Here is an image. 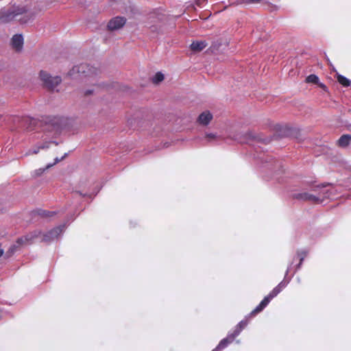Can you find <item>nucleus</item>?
Returning a JSON list of instances; mask_svg holds the SVG:
<instances>
[{
    "mask_svg": "<svg viewBox=\"0 0 351 351\" xmlns=\"http://www.w3.org/2000/svg\"><path fill=\"white\" fill-rule=\"evenodd\" d=\"M236 337L232 333L229 332L226 338L221 339L219 344L212 351H221L231 343Z\"/></svg>",
    "mask_w": 351,
    "mask_h": 351,
    "instance_id": "nucleus-11",
    "label": "nucleus"
},
{
    "mask_svg": "<svg viewBox=\"0 0 351 351\" xmlns=\"http://www.w3.org/2000/svg\"><path fill=\"white\" fill-rule=\"evenodd\" d=\"M29 3H30V4H32V3L36 4V2L34 0H31V1H29Z\"/></svg>",
    "mask_w": 351,
    "mask_h": 351,
    "instance_id": "nucleus-36",
    "label": "nucleus"
},
{
    "mask_svg": "<svg viewBox=\"0 0 351 351\" xmlns=\"http://www.w3.org/2000/svg\"><path fill=\"white\" fill-rule=\"evenodd\" d=\"M14 121L17 123L19 128L27 130H32L35 125L36 120L29 117H15Z\"/></svg>",
    "mask_w": 351,
    "mask_h": 351,
    "instance_id": "nucleus-8",
    "label": "nucleus"
},
{
    "mask_svg": "<svg viewBox=\"0 0 351 351\" xmlns=\"http://www.w3.org/2000/svg\"><path fill=\"white\" fill-rule=\"evenodd\" d=\"M319 86H320L322 88H326V86L324 84H320V85H319Z\"/></svg>",
    "mask_w": 351,
    "mask_h": 351,
    "instance_id": "nucleus-37",
    "label": "nucleus"
},
{
    "mask_svg": "<svg viewBox=\"0 0 351 351\" xmlns=\"http://www.w3.org/2000/svg\"><path fill=\"white\" fill-rule=\"evenodd\" d=\"M40 77L45 85L49 88H55L61 82L60 77L51 76L48 73L43 71L40 72Z\"/></svg>",
    "mask_w": 351,
    "mask_h": 351,
    "instance_id": "nucleus-7",
    "label": "nucleus"
},
{
    "mask_svg": "<svg viewBox=\"0 0 351 351\" xmlns=\"http://www.w3.org/2000/svg\"><path fill=\"white\" fill-rule=\"evenodd\" d=\"M23 45V37L22 34H15L12 38V45L16 51H21Z\"/></svg>",
    "mask_w": 351,
    "mask_h": 351,
    "instance_id": "nucleus-13",
    "label": "nucleus"
},
{
    "mask_svg": "<svg viewBox=\"0 0 351 351\" xmlns=\"http://www.w3.org/2000/svg\"><path fill=\"white\" fill-rule=\"evenodd\" d=\"M126 22L124 17L117 16L111 19L108 24V28L110 30H116L122 27Z\"/></svg>",
    "mask_w": 351,
    "mask_h": 351,
    "instance_id": "nucleus-12",
    "label": "nucleus"
},
{
    "mask_svg": "<svg viewBox=\"0 0 351 351\" xmlns=\"http://www.w3.org/2000/svg\"><path fill=\"white\" fill-rule=\"evenodd\" d=\"M78 73L85 77H90L97 74V70L86 63H82L79 65L74 66L69 72V75H73Z\"/></svg>",
    "mask_w": 351,
    "mask_h": 351,
    "instance_id": "nucleus-4",
    "label": "nucleus"
},
{
    "mask_svg": "<svg viewBox=\"0 0 351 351\" xmlns=\"http://www.w3.org/2000/svg\"><path fill=\"white\" fill-rule=\"evenodd\" d=\"M256 137L251 132H247L243 134V138L240 139L241 143H250L252 141L255 139Z\"/></svg>",
    "mask_w": 351,
    "mask_h": 351,
    "instance_id": "nucleus-23",
    "label": "nucleus"
},
{
    "mask_svg": "<svg viewBox=\"0 0 351 351\" xmlns=\"http://www.w3.org/2000/svg\"><path fill=\"white\" fill-rule=\"evenodd\" d=\"M247 325V322L245 319L241 320L236 326L234 331L232 332L236 337H238L241 332L242 330L245 328Z\"/></svg>",
    "mask_w": 351,
    "mask_h": 351,
    "instance_id": "nucleus-20",
    "label": "nucleus"
},
{
    "mask_svg": "<svg viewBox=\"0 0 351 351\" xmlns=\"http://www.w3.org/2000/svg\"><path fill=\"white\" fill-rule=\"evenodd\" d=\"M329 184L317 185L312 187L311 191L315 193L316 197H319L317 199V203H322L324 199L329 198L332 194Z\"/></svg>",
    "mask_w": 351,
    "mask_h": 351,
    "instance_id": "nucleus-6",
    "label": "nucleus"
},
{
    "mask_svg": "<svg viewBox=\"0 0 351 351\" xmlns=\"http://www.w3.org/2000/svg\"><path fill=\"white\" fill-rule=\"evenodd\" d=\"M18 248H19L18 245L15 243L10 245V247H9V249L5 254V257L6 258H8L10 256H12L16 252V251L17 250Z\"/></svg>",
    "mask_w": 351,
    "mask_h": 351,
    "instance_id": "nucleus-25",
    "label": "nucleus"
},
{
    "mask_svg": "<svg viewBox=\"0 0 351 351\" xmlns=\"http://www.w3.org/2000/svg\"><path fill=\"white\" fill-rule=\"evenodd\" d=\"M292 197L295 199L302 200V201H308L314 203H317V199H319V197H316L315 193H309L308 192L303 193H298L292 194Z\"/></svg>",
    "mask_w": 351,
    "mask_h": 351,
    "instance_id": "nucleus-10",
    "label": "nucleus"
},
{
    "mask_svg": "<svg viewBox=\"0 0 351 351\" xmlns=\"http://www.w3.org/2000/svg\"><path fill=\"white\" fill-rule=\"evenodd\" d=\"M205 137L208 140V142H212L214 140L217 139V138L216 134H214V133H206Z\"/></svg>",
    "mask_w": 351,
    "mask_h": 351,
    "instance_id": "nucleus-28",
    "label": "nucleus"
},
{
    "mask_svg": "<svg viewBox=\"0 0 351 351\" xmlns=\"http://www.w3.org/2000/svg\"><path fill=\"white\" fill-rule=\"evenodd\" d=\"M292 265L293 262L289 264L287 269L285 271L284 279L277 285L281 290L285 288L291 280L292 276L288 278L287 276L289 271L291 269Z\"/></svg>",
    "mask_w": 351,
    "mask_h": 351,
    "instance_id": "nucleus-16",
    "label": "nucleus"
},
{
    "mask_svg": "<svg viewBox=\"0 0 351 351\" xmlns=\"http://www.w3.org/2000/svg\"><path fill=\"white\" fill-rule=\"evenodd\" d=\"M306 82L308 83L318 84L319 77L315 74H311L306 78Z\"/></svg>",
    "mask_w": 351,
    "mask_h": 351,
    "instance_id": "nucleus-27",
    "label": "nucleus"
},
{
    "mask_svg": "<svg viewBox=\"0 0 351 351\" xmlns=\"http://www.w3.org/2000/svg\"><path fill=\"white\" fill-rule=\"evenodd\" d=\"M351 142L350 134H343L338 140L337 144L341 147H346Z\"/></svg>",
    "mask_w": 351,
    "mask_h": 351,
    "instance_id": "nucleus-19",
    "label": "nucleus"
},
{
    "mask_svg": "<svg viewBox=\"0 0 351 351\" xmlns=\"http://www.w3.org/2000/svg\"><path fill=\"white\" fill-rule=\"evenodd\" d=\"M25 243H27V241H25V236H23V237L18 238L15 244H16L18 245V247H19L20 245H21Z\"/></svg>",
    "mask_w": 351,
    "mask_h": 351,
    "instance_id": "nucleus-29",
    "label": "nucleus"
},
{
    "mask_svg": "<svg viewBox=\"0 0 351 351\" xmlns=\"http://www.w3.org/2000/svg\"><path fill=\"white\" fill-rule=\"evenodd\" d=\"M212 119V114L209 111H205L199 115L197 121L202 125H207Z\"/></svg>",
    "mask_w": 351,
    "mask_h": 351,
    "instance_id": "nucleus-15",
    "label": "nucleus"
},
{
    "mask_svg": "<svg viewBox=\"0 0 351 351\" xmlns=\"http://www.w3.org/2000/svg\"><path fill=\"white\" fill-rule=\"evenodd\" d=\"M207 46V43L205 41L197 40L193 41L191 45V49L193 51L198 52L203 50Z\"/></svg>",
    "mask_w": 351,
    "mask_h": 351,
    "instance_id": "nucleus-17",
    "label": "nucleus"
},
{
    "mask_svg": "<svg viewBox=\"0 0 351 351\" xmlns=\"http://www.w3.org/2000/svg\"><path fill=\"white\" fill-rule=\"evenodd\" d=\"M338 82L345 87L350 86V80L342 75H337Z\"/></svg>",
    "mask_w": 351,
    "mask_h": 351,
    "instance_id": "nucleus-24",
    "label": "nucleus"
},
{
    "mask_svg": "<svg viewBox=\"0 0 351 351\" xmlns=\"http://www.w3.org/2000/svg\"><path fill=\"white\" fill-rule=\"evenodd\" d=\"M67 125V119L62 117H51L48 118L47 129L56 134L60 133Z\"/></svg>",
    "mask_w": 351,
    "mask_h": 351,
    "instance_id": "nucleus-2",
    "label": "nucleus"
},
{
    "mask_svg": "<svg viewBox=\"0 0 351 351\" xmlns=\"http://www.w3.org/2000/svg\"><path fill=\"white\" fill-rule=\"evenodd\" d=\"M165 78L164 75L161 72H157L153 77L152 81L154 84H158Z\"/></svg>",
    "mask_w": 351,
    "mask_h": 351,
    "instance_id": "nucleus-26",
    "label": "nucleus"
},
{
    "mask_svg": "<svg viewBox=\"0 0 351 351\" xmlns=\"http://www.w3.org/2000/svg\"><path fill=\"white\" fill-rule=\"evenodd\" d=\"M67 154H68L67 153L64 154V156H63L60 159H59L58 158H56L55 159V162H54L53 164H49V165H47V167H46V168H44V169L40 168V169H38L36 170V171H35V176H40L41 174H43V173H44V171H45L47 169H48V168H49V167H52L54 164H56V163H57V162H60L61 160H62L63 158H64L67 156Z\"/></svg>",
    "mask_w": 351,
    "mask_h": 351,
    "instance_id": "nucleus-21",
    "label": "nucleus"
},
{
    "mask_svg": "<svg viewBox=\"0 0 351 351\" xmlns=\"http://www.w3.org/2000/svg\"><path fill=\"white\" fill-rule=\"evenodd\" d=\"M93 92V90L92 89H88L86 90L85 92H84V95H91Z\"/></svg>",
    "mask_w": 351,
    "mask_h": 351,
    "instance_id": "nucleus-33",
    "label": "nucleus"
},
{
    "mask_svg": "<svg viewBox=\"0 0 351 351\" xmlns=\"http://www.w3.org/2000/svg\"><path fill=\"white\" fill-rule=\"evenodd\" d=\"M3 253H4V250L2 248L1 245H0V257L3 255Z\"/></svg>",
    "mask_w": 351,
    "mask_h": 351,
    "instance_id": "nucleus-35",
    "label": "nucleus"
},
{
    "mask_svg": "<svg viewBox=\"0 0 351 351\" xmlns=\"http://www.w3.org/2000/svg\"><path fill=\"white\" fill-rule=\"evenodd\" d=\"M36 11L32 9L28 3L25 5H13L10 8H3L0 11V23H6L13 20L16 16L25 14L21 23H25L31 20L36 14Z\"/></svg>",
    "mask_w": 351,
    "mask_h": 351,
    "instance_id": "nucleus-1",
    "label": "nucleus"
},
{
    "mask_svg": "<svg viewBox=\"0 0 351 351\" xmlns=\"http://www.w3.org/2000/svg\"><path fill=\"white\" fill-rule=\"evenodd\" d=\"M282 290L278 287H275L272 291L265 296L260 304L250 313L251 315H255L257 313L261 312L270 302V301L277 296Z\"/></svg>",
    "mask_w": 351,
    "mask_h": 351,
    "instance_id": "nucleus-5",
    "label": "nucleus"
},
{
    "mask_svg": "<svg viewBox=\"0 0 351 351\" xmlns=\"http://www.w3.org/2000/svg\"><path fill=\"white\" fill-rule=\"evenodd\" d=\"M56 212L55 211H49L45 210L43 209H36L32 211V215L34 216L36 215L40 216L43 218H51L53 215H55Z\"/></svg>",
    "mask_w": 351,
    "mask_h": 351,
    "instance_id": "nucleus-18",
    "label": "nucleus"
},
{
    "mask_svg": "<svg viewBox=\"0 0 351 351\" xmlns=\"http://www.w3.org/2000/svg\"><path fill=\"white\" fill-rule=\"evenodd\" d=\"M308 254V250H306V249H302V250H298L296 251V254L295 255L293 256V260L289 263V264L293 262V263H294V261L298 258L299 259V263L295 265V270L293 271V274H292V277L294 276V274L301 269L302 267V263H303V261L304 260V258H306V256H307V254Z\"/></svg>",
    "mask_w": 351,
    "mask_h": 351,
    "instance_id": "nucleus-9",
    "label": "nucleus"
},
{
    "mask_svg": "<svg viewBox=\"0 0 351 351\" xmlns=\"http://www.w3.org/2000/svg\"><path fill=\"white\" fill-rule=\"evenodd\" d=\"M51 143H54L56 145H58V143L56 141H49V142H45L43 143L41 145L36 146L31 149H29L28 152L25 154V155H30V154H36L38 153L39 150L40 149H47L49 147V145Z\"/></svg>",
    "mask_w": 351,
    "mask_h": 351,
    "instance_id": "nucleus-14",
    "label": "nucleus"
},
{
    "mask_svg": "<svg viewBox=\"0 0 351 351\" xmlns=\"http://www.w3.org/2000/svg\"><path fill=\"white\" fill-rule=\"evenodd\" d=\"M208 0H196L195 3L199 7H203L206 3Z\"/></svg>",
    "mask_w": 351,
    "mask_h": 351,
    "instance_id": "nucleus-30",
    "label": "nucleus"
},
{
    "mask_svg": "<svg viewBox=\"0 0 351 351\" xmlns=\"http://www.w3.org/2000/svg\"><path fill=\"white\" fill-rule=\"evenodd\" d=\"M268 6H269V9L270 10V11L277 10L278 8L277 5H273V4H271V3H269L268 5Z\"/></svg>",
    "mask_w": 351,
    "mask_h": 351,
    "instance_id": "nucleus-31",
    "label": "nucleus"
},
{
    "mask_svg": "<svg viewBox=\"0 0 351 351\" xmlns=\"http://www.w3.org/2000/svg\"><path fill=\"white\" fill-rule=\"evenodd\" d=\"M70 219H68L66 221L64 222V223L55 227L54 228L44 234L43 241L50 243L51 241H53L55 239H58L60 237H61V235L64 232L66 227V223ZM71 220H73V218L71 217Z\"/></svg>",
    "mask_w": 351,
    "mask_h": 351,
    "instance_id": "nucleus-3",
    "label": "nucleus"
},
{
    "mask_svg": "<svg viewBox=\"0 0 351 351\" xmlns=\"http://www.w3.org/2000/svg\"><path fill=\"white\" fill-rule=\"evenodd\" d=\"M261 0H245V2L248 3H254L259 2Z\"/></svg>",
    "mask_w": 351,
    "mask_h": 351,
    "instance_id": "nucleus-34",
    "label": "nucleus"
},
{
    "mask_svg": "<svg viewBox=\"0 0 351 351\" xmlns=\"http://www.w3.org/2000/svg\"><path fill=\"white\" fill-rule=\"evenodd\" d=\"M40 234L41 232L40 230H36L25 235V239L27 242H30L34 239L38 237Z\"/></svg>",
    "mask_w": 351,
    "mask_h": 351,
    "instance_id": "nucleus-22",
    "label": "nucleus"
},
{
    "mask_svg": "<svg viewBox=\"0 0 351 351\" xmlns=\"http://www.w3.org/2000/svg\"><path fill=\"white\" fill-rule=\"evenodd\" d=\"M75 193H79V194H80L81 196H82V197H87V196H88V197H90L92 196V195H91V194L82 193V192H80V191H75Z\"/></svg>",
    "mask_w": 351,
    "mask_h": 351,
    "instance_id": "nucleus-32",
    "label": "nucleus"
}]
</instances>
